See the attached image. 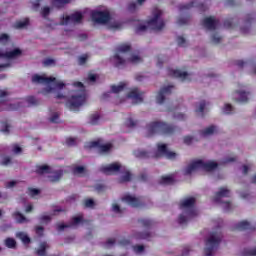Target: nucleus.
<instances>
[{
	"label": "nucleus",
	"instance_id": "412c9836",
	"mask_svg": "<svg viewBox=\"0 0 256 256\" xmlns=\"http://www.w3.org/2000/svg\"><path fill=\"white\" fill-rule=\"evenodd\" d=\"M128 99H134L138 103H143V98L141 97V93H139V89L134 88L127 94Z\"/></svg>",
	"mask_w": 256,
	"mask_h": 256
},
{
	"label": "nucleus",
	"instance_id": "5fc2aeb1",
	"mask_svg": "<svg viewBox=\"0 0 256 256\" xmlns=\"http://www.w3.org/2000/svg\"><path fill=\"white\" fill-rule=\"evenodd\" d=\"M28 192L30 197H36V195H39V193H41V190L37 188H28Z\"/></svg>",
	"mask_w": 256,
	"mask_h": 256
},
{
	"label": "nucleus",
	"instance_id": "de8ad7c7",
	"mask_svg": "<svg viewBox=\"0 0 256 256\" xmlns=\"http://www.w3.org/2000/svg\"><path fill=\"white\" fill-rule=\"evenodd\" d=\"M224 27L226 29H233L235 27V24H233V18H228L224 21Z\"/></svg>",
	"mask_w": 256,
	"mask_h": 256
},
{
	"label": "nucleus",
	"instance_id": "ea45409f",
	"mask_svg": "<svg viewBox=\"0 0 256 256\" xmlns=\"http://www.w3.org/2000/svg\"><path fill=\"white\" fill-rule=\"evenodd\" d=\"M18 237L21 239L24 245H29V243H31V238H29V236L23 232L18 233Z\"/></svg>",
	"mask_w": 256,
	"mask_h": 256
},
{
	"label": "nucleus",
	"instance_id": "c756f323",
	"mask_svg": "<svg viewBox=\"0 0 256 256\" xmlns=\"http://www.w3.org/2000/svg\"><path fill=\"white\" fill-rule=\"evenodd\" d=\"M216 130H217V127H215L214 125H211L206 129L200 131V135H202V137H207V135H213V133H215Z\"/></svg>",
	"mask_w": 256,
	"mask_h": 256
},
{
	"label": "nucleus",
	"instance_id": "ddd939ff",
	"mask_svg": "<svg viewBox=\"0 0 256 256\" xmlns=\"http://www.w3.org/2000/svg\"><path fill=\"white\" fill-rule=\"evenodd\" d=\"M122 201H124V203H127V205H130V207H142L143 205V198L142 197H135V196H131L129 194L125 195L124 197H122Z\"/></svg>",
	"mask_w": 256,
	"mask_h": 256
},
{
	"label": "nucleus",
	"instance_id": "9d476101",
	"mask_svg": "<svg viewBox=\"0 0 256 256\" xmlns=\"http://www.w3.org/2000/svg\"><path fill=\"white\" fill-rule=\"evenodd\" d=\"M157 153L155 154V158L159 159V157H166L167 159H175L177 157V153L169 151L167 149V144H158L157 145Z\"/></svg>",
	"mask_w": 256,
	"mask_h": 256
},
{
	"label": "nucleus",
	"instance_id": "6e6d98bb",
	"mask_svg": "<svg viewBox=\"0 0 256 256\" xmlns=\"http://www.w3.org/2000/svg\"><path fill=\"white\" fill-rule=\"evenodd\" d=\"M89 59V56L87 54H83L78 58L79 65H85L87 63V60Z\"/></svg>",
	"mask_w": 256,
	"mask_h": 256
},
{
	"label": "nucleus",
	"instance_id": "1a4fd4ad",
	"mask_svg": "<svg viewBox=\"0 0 256 256\" xmlns=\"http://www.w3.org/2000/svg\"><path fill=\"white\" fill-rule=\"evenodd\" d=\"M91 18L94 23L105 25V23H109L111 14H109L108 11H93L91 13Z\"/></svg>",
	"mask_w": 256,
	"mask_h": 256
},
{
	"label": "nucleus",
	"instance_id": "f257e3e1",
	"mask_svg": "<svg viewBox=\"0 0 256 256\" xmlns=\"http://www.w3.org/2000/svg\"><path fill=\"white\" fill-rule=\"evenodd\" d=\"M73 87H77L80 89L79 93L76 95H72L66 105L70 111H75L79 109V107H82V105H85V102L87 101V92L85 91V85L82 84V82H74Z\"/></svg>",
	"mask_w": 256,
	"mask_h": 256
},
{
	"label": "nucleus",
	"instance_id": "7ed1b4c3",
	"mask_svg": "<svg viewBox=\"0 0 256 256\" xmlns=\"http://www.w3.org/2000/svg\"><path fill=\"white\" fill-rule=\"evenodd\" d=\"M176 129L177 127L161 121H154L147 125L148 137H153V135H173Z\"/></svg>",
	"mask_w": 256,
	"mask_h": 256
},
{
	"label": "nucleus",
	"instance_id": "69168bd1",
	"mask_svg": "<svg viewBox=\"0 0 256 256\" xmlns=\"http://www.w3.org/2000/svg\"><path fill=\"white\" fill-rule=\"evenodd\" d=\"M177 43L179 47H184L185 43H187V40L183 36H178L177 37Z\"/></svg>",
	"mask_w": 256,
	"mask_h": 256
},
{
	"label": "nucleus",
	"instance_id": "423d86ee",
	"mask_svg": "<svg viewBox=\"0 0 256 256\" xmlns=\"http://www.w3.org/2000/svg\"><path fill=\"white\" fill-rule=\"evenodd\" d=\"M221 241H223V233L212 232L210 237L206 240V248L204 249L205 256H213V251L219 249Z\"/></svg>",
	"mask_w": 256,
	"mask_h": 256
},
{
	"label": "nucleus",
	"instance_id": "79ce46f5",
	"mask_svg": "<svg viewBox=\"0 0 256 256\" xmlns=\"http://www.w3.org/2000/svg\"><path fill=\"white\" fill-rule=\"evenodd\" d=\"M135 239H149L151 237V233L149 232H138L134 235Z\"/></svg>",
	"mask_w": 256,
	"mask_h": 256
},
{
	"label": "nucleus",
	"instance_id": "a19ab883",
	"mask_svg": "<svg viewBox=\"0 0 256 256\" xmlns=\"http://www.w3.org/2000/svg\"><path fill=\"white\" fill-rule=\"evenodd\" d=\"M138 223H141L142 227H145L146 229H149V227L153 226V220L142 218L138 220Z\"/></svg>",
	"mask_w": 256,
	"mask_h": 256
},
{
	"label": "nucleus",
	"instance_id": "4c0bfd02",
	"mask_svg": "<svg viewBox=\"0 0 256 256\" xmlns=\"http://www.w3.org/2000/svg\"><path fill=\"white\" fill-rule=\"evenodd\" d=\"M131 177H133V175L131 174V172L126 171L124 173V175H122L119 179V183H129V181H131Z\"/></svg>",
	"mask_w": 256,
	"mask_h": 256
},
{
	"label": "nucleus",
	"instance_id": "473e14b6",
	"mask_svg": "<svg viewBox=\"0 0 256 256\" xmlns=\"http://www.w3.org/2000/svg\"><path fill=\"white\" fill-rule=\"evenodd\" d=\"M4 245L8 249H15L17 247V241L14 238H6L4 241Z\"/></svg>",
	"mask_w": 256,
	"mask_h": 256
},
{
	"label": "nucleus",
	"instance_id": "72a5a7b5",
	"mask_svg": "<svg viewBox=\"0 0 256 256\" xmlns=\"http://www.w3.org/2000/svg\"><path fill=\"white\" fill-rule=\"evenodd\" d=\"M134 155L138 159H149V152L145 150H135Z\"/></svg>",
	"mask_w": 256,
	"mask_h": 256
},
{
	"label": "nucleus",
	"instance_id": "a878e982",
	"mask_svg": "<svg viewBox=\"0 0 256 256\" xmlns=\"http://www.w3.org/2000/svg\"><path fill=\"white\" fill-rule=\"evenodd\" d=\"M37 175H45V173H51V167L49 165H39L36 166Z\"/></svg>",
	"mask_w": 256,
	"mask_h": 256
},
{
	"label": "nucleus",
	"instance_id": "4d7b16f0",
	"mask_svg": "<svg viewBox=\"0 0 256 256\" xmlns=\"http://www.w3.org/2000/svg\"><path fill=\"white\" fill-rule=\"evenodd\" d=\"M44 67H51V65H55V60L53 58H46L43 61Z\"/></svg>",
	"mask_w": 256,
	"mask_h": 256
},
{
	"label": "nucleus",
	"instance_id": "6ab92c4d",
	"mask_svg": "<svg viewBox=\"0 0 256 256\" xmlns=\"http://www.w3.org/2000/svg\"><path fill=\"white\" fill-rule=\"evenodd\" d=\"M247 230H250V231L255 230V228H253L251 226V223H249L247 220H243L234 226V231H247Z\"/></svg>",
	"mask_w": 256,
	"mask_h": 256
},
{
	"label": "nucleus",
	"instance_id": "603ef678",
	"mask_svg": "<svg viewBox=\"0 0 256 256\" xmlns=\"http://www.w3.org/2000/svg\"><path fill=\"white\" fill-rule=\"evenodd\" d=\"M223 111L226 115H231L233 113V105L225 104Z\"/></svg>",
	"mask_w": 256,
	"mask_h": 256
},
{
	"label": "nucleus",
	"instance_id": "c03bdc74",
	"mask_svg": "<svg viewBox=\"0 0 256 256\" xmlns=\"http://www.w3.org/2000/svg\"><path fill=\"white\" fill-rule=\"evenodd\" d=\"M242 256H256V248L249 249L246 248L242 252Z\"/></svg>",
	"mask_w": 256,
	"mask_h": 256
},
{
	"label": "nucleus",
	"instance_id": "bf43d9fd",
	"mask_svg": "<svg viewBox=\"0 0 256 256\" xmlns=\"http://www.w3.org/2000/svg\"><path fill=\"white\" fill-rule=\"evenodd\" d=\"M84 205H85V207L93 208V207H95V201L91 198L86 199L84 202Z\"/></svg>",
	"mask_w": 256,
	"mask_h": 256
},
{
	"label": "nucleus",
	"instance_id": "b1692460",
	"mask_svg": "<svg viewBox=\"0 0 256 256\" xmlns=\"http://www.w3.org/2000/svg\"><path fill=\"white\" fill-rule=\"evenodd\" d=\"M23 55V51L19 48H15L12 51L5 52V59H17V57H21Z\"/></svg>",
	"mask_w": 256,
	"mask_h": 256
},
{
	"label": "nucleus",
	"instance_id": "09e8293b",
	"mask_svg": "<svg viewBox=\"0 0 256 256\" xmlns=\"http://www.w3.org/2000/svg\"><path fill=\"white\" fill-rule=\"evenodd\" d=\"M207 104L205 103V101H201L200 102V105H199V108L196 109V113H201V117H205V115L203 114V112L205 111V106Z\"/></svg>",
	"mask_w": 256,
	"mask_h": 256
},
{
	"label": "nucleus",
	"instance_id": "7c9ffc66",
	"mask_svg": "<svg viewBox=\"0 0 256 256\" xmlns=\"http://www.w3.org/2000/svg\"><path fill=\"white\" fill-rule=\"evenodd\" d=\"M85 166H74L72 168L73 175H79L80 177H83L85 175Z\"/></svg>",
	"mask_w": 256,
	"mask_h": 256
},
{
	"label": "nucleus",
	"instance_id": "3c124183",
	"mask_svg": "<svg viewBox=\"0 0 256 256\" xmlns=\"http://www.w3.org/2000/svg\"><path fill=\"white\" fill-rule=\"evenodd\" d=\"M189 21H190V18H189V17H180V18L177 20V24H178V25H188V24H189Z\"/></svg>",
	"mask_w": 256,
	"mask_h": 256
},
{
	"label": "nucleus",
	"instance_id": "bb28decb",
	"mask_svg": "<svg viewBox=\"0 0 256 256\" xmlns=\"http://www.w3.org/2000/svg\"><path fill=\"white\" fill-rule=\"evenodd\" d=\"M47 249H49L47 242H42L39 246V249L36 250V254L38 256H45L47 255Z\"/></svg>",
	"mask_w": 256,
	"mask_h": 256
},
{
	"label": "nucleus",
	"instance_id": "c85d7f7f",
	"mask_svg": "<svg viewBox=\"0 0 256 256\" xmlns=\"http://www.w3.org/2000/svg\"><path fill=\"white\" fill-rule=\"evenodd\" d=\"M159 183L160 185H173L175 179H173V176H162Z\"/></svg>",
	"mask_w": 256,
	"mask_h": 256
},
{
	"label": "nucleus",
	"instance_id": "37998d69",
	"mask_svg": "<svg viewBox=\"0 0 256 256\" xmlns=\"http://www.w3.org/2000/svg\"><path fill=\"white\" fill-rule=\"evenodd\" d=\"M194 5H195V2H190L188 4H181L179 6V11H181V12L189 11V9L193 8Z\"/></svg>",
	"mask_w": 256,
	"mask_h": 256
},
{
	"label": "nucleus",
	"instance_id": "e433bc0d",
	"mask_svg": "<svg viewBox=\"0 0 256 256\" xmlns=\"http://www.w3.org/2000/svg\"><path fill=\"white\" fill-rule=\"evenodd\" d=\"M125 87H127V84L122 82L119 85H112L111 91H112V93H121V91H123V89H125Z\"/></svg>",
	"mask_w": 256,
	"mask_h": 256
},
{
	"label": "nucleus",
	"instance_id": "0e129e2a",
	"mask_svg": "<svg viewBox=\"0 0 256 256\" xmlns=\"http://www.w3.org/2000/svg\"><path fill=\"white\" fill-rule=\"evenodd\" d=\"M69 228H71L70 224H57V231H65Z\"/></svg>",
	"mask_w": 256,
	"mask_h": 256
},
{
	"label": "nucleus",
	"instance_id": "5701e85b",
	"mask_svg": "<svg viewBox=\"0 0 256 256\" xmlns=\"http://www.w3.org/2000/svg\"><path fill=\"white\" fill-rule=\"evenodd\" d=\"M236 95H238L239 98L234 99L236 103H247L249 101V92L245 91H236Z\"/></svg>",
	"mask_w": 256,
	"mask_h": 256
},
{
	"label": "nucleus",
	"instance_id": "e2e57ef3",
	"mask_svg": "<svg viewBox=\"0 0 256 256\" xmlns=\"http://www.w3.org/2000/svg\"><path fill=\"white\" fill-rule=\"evenodd\" d=\"M50 221H51V216L49 215H43L40 217V223L47 224V223H50Z\"/></svg>",
	"mask_w": 256,
	"mask_h": 256
},
{
	"label": "nucleus",
	"instance_id": "0eeeda50",
	"mask_svg": "<svg viewBox=\"0 0 256 256\" xmlns=\"http://www.w3.org/2000/svg\"><path fill=\"white\" fill-rule=\"evenodd\" d=\"M131 51V45L129 44H121L116 48V53L113 57L115 67L121 69V67H125L127 60L121 57V53H129Z\"/></svg>",
	"mask_w": 256,
	"mask_h": 256
},
{
	"label": "nucleus",
	"instance_id": "f03ea898",
	"mask_svg": "<svg viewBox=\"0 0 256 256\" xmlns=\"http://www.w3.org/2000/svg\"><path fill=\"white\" fill-rule=\"evenodd\" d=\"M195 197H190L182 200L180 202L179 208L184 210L185 215L181 214L178 218L179 225H183L187 223L188 219H193V217H197V210H195Z\"/></svg>",
	"mask_w": 256,
	"mask_h": 256
},
{
	"label": "nucleus",
	"instance_id": "864d4df0",
	"mask_svg": "<svg viewBox=\"0 0 256 256\" xmlns=\"http://www.w3.org/2000/svg\"><path fill=\"white\" fill-rule=\"evenodd\" d=\"M21 107V103L10 104L7 106L6 111H17Z\"/></svg>",
	"mask_w": 256,
	"mask_h": 256
},
{
	"label": "nucleus",
	"instance_id": "c9c22d12",
	"mask_svg": "<svg viewBox=\"0 0 256 256\" xmlns=\"http://www.w3.org/2000/svg\"><path fill=\"white\" fill-rule=\"evenodd\" d=\"M11 125L9 124V122L7 121H2L1 122V133H5V135H9V133H11Z\"/></svg>",
	"mask_w": 256,
	"mask_h": 256
},
{
	"label": "nucleus",
	"instance_id": "680f3d73",
	"mask_svg": "<svg viewBox=\"0 0 256 256\" xmlns=\"http://www.w3.org/2000/svg\"><path fill=\"white\" fill-rule=\"evenodd\" d=\"M133 250L135 251V253H143V251H145V246L135 245L133 246Z\"/></svg>",
	"mask_w": 256,
	"mask_h": 256
},
{
	"label": "nucleus",
	"instance_id": "2eb2a0df",
	"mask_svg": "<svg viewBox=\"0 0 256 256\" xmlns=\"http://www.w3.org/2000/svg\"><path fill=\"white\" fill-rule=\"evenodd\" d=\"M202 25L207 29V31H215V29H217L219 26V20L209 16L203 19Z\"/></svg>",
	"mask_w": 256,
	"mask_h": 256
},
{
	"label": "nucleus",
	"instance_id": "f8f14e48",
	"mask_svg": "<svg viewBox=\"0 0 256 256\" xmlns=\"http://www.w3.org/2000/svg\"><path fill=\"white\" fill-rule=\"evenodd\" d=\"M100 171L105 175H115V173H119V171H121V164L114 162L112 164L102 166Z\"/></svg>",
	"mask_w": 256,
	"mask_h": 256
},
{
	"label": "nucleus",
	"instance_id": "a211bd4d",
	"mask_svg": "<svg viewBox=\"0 0 256 256\" xmlns=\"http://www.w3.org/2000/svg\"><path fill=\"white\" fill-rule=\"evenodd\" d=\"M230 193L231 191L229 189L221 187L220 191L216 192L214 196V203H221V199H223V197H229Z\"/></svg>",
	"mask_w": 256,
	"mask_h": 256
},
{
	"label": "nucleus",
	"instance_id": "dca6fc26",
	"mask_svg": "<svg viewBox=\"0 0 256 256\" xmlns=\"http://www.w3.org/2000/svg\"><path fill=\"white\" fill-rule=\"evenodd\" d=\"M173 87V85H169L160 89L156 96V101L159 105H163L165 103V96L171 95V90L173 89Z\"/></svg>",
	"mask_w": 256,
	"mask_h": 256
},
{
	"label": "nucleus",
	"instance_id": "8fccbe9b",
	"mask_svg": "<svg viewBox=\"0 0 256 256\" xmlns=\"http://www.w3.org/2000/svg\"><path fill=\"white\" fill-rule=\"evenodd\" d=\"M129 63H141L143 59L137 55H132L131 58L128 59Z\"/></svg>",
	"mask_w": 256,
	"mask_h": 256
},
{
	"label": "nucleus",
	"instance_id": "4468645a",
	"mask_svg": "<svg viewBox=\"0 0 256 256\" xmlns=\"http://www.w3.org/2000/svg\"><path fill=\"white\" fill-rule=\"evenodd\" d=\"M83 21V14L75 12L69 16L63 17L62 25H69V23H81Z\"/></svg>",
	"mask_w": 256,
	"mask_h": 256
},
{
	"label": "nucleus",
	"instance_id": "f704fd0d",
	"mask_svg": "<svg viewBox=\"0 0 256 256\" xmlns=\"http://www.w3.org/2000/svg\"><path fill=\"white\" fill-rule=\"evenodd\" d=\"M67 3H71V0H52L53 7H57V9H61V7H64Z\"/></svg>",
	"mask_w": 256,
	"mask_h": 256
},
{
	"label": "nucleus",
	"instance_id": "2f4dec72",
	"mask_svg": "<svg viewBox=\"0 0 256 256\" xmlns=\"http://www.w3.org/2000/svg\"><path fill=\"white\" fill-rule=\"evenodd\" d=\"M85 220H83V216H74L72 217L71 222L69 223L70 228L71 227H77V225H80V223H83Z\"/></svg>",
	"mask_w": 256,
	"mask_h": 256
},
{
	"label": "nucleus",
	"instance_id": "052dcab7",
	"mask_svg": "<svg viewBox=\"0 0 256 256\" xmlns=\"http://www.w3.org/2000/svg\"><path fill=\"white\" fill-rule=\"evenodd\" d=\"M66 144L68 145V147H73L74 145H77L76 139L73 137H69L66 139Z\"/></svg>",
	"mask_w": 256,
	"mask_h": 256
},
{
	"label": "nucleus",
	"instance_id": "6e6552de",
	"mask_svg": "<svg viewBox=\"0 0 256 256\" xmlns=\"http://www.w3.org/2000/svg\"><path fill=\"white\" fill-rule=\"evenodd\" d=\"M53 82H55V77H47L39 74L32 76V83H38V85H47L46 93H51L55 90V88L51 87V83Z\"/></svg>",
	"mask_w": 256,
	"mask_h": 256
},
{
	"label": "nucleus",
	"instance_id": "58836bf2",
	"mask_svg": "<svg viewBox=\"0 0 256 256\" xmlns=\"http://www.w3.org/2000/svg\"><path fill=\"white\" fill-rule=\"evenodd\" d=\"M89 119H90V125H98L99 119H101V116L99 115V113H94L90 115Z\"/></svg>",
	"mask_w": 256,
	"mask_h": 256
},
{
	"label": "nucleus",
	"instance_id": "393cba45",
	"mask_svg": "<svg viewBox=\"0 0 256 256\" xmlns=\"http://www.w3.org/2000/svg\"><path fill=\"white\" fill-rule=\"evenodd\" d=\"M13 219H15L16 223L23 224V223H29V220L25 215H23L21 212L16 211L12 214Z\"/></svg>",
	"mask_w": 256,
	"mask_h": 256
},
{
	"label": "nucleus",
	"instance_id": "20e7f679",
	"mask_svg": "<svg viewBox=\"0 0 256 256\" xmlns=\"http://www.w3.org/2000/svg\"><path fill=\"white\" fill-rule=\"evenodd\" d=\"M161 15H163V11L155 10L153 13V18L148 20L147 25H139L136 28V33H143L147 31V29H152V31H162L165 27V21L161 19Z\"/></svg>",
	"mask_w": 256,
	"mask_h": 256
},
{
	"label": "nucleus",
	"instance_id": "aec40b11",
	"mask_svg": "<svg viewBox=\"0 0 256 256\" xmlns=\"http://www.w3.org/2000/svg\"><path fill=\"white\" fill-rule=\"evenodd\" d=\"M253 14H247L246 18H245V27H242L240 29L241 33H243V35H247V33H249V29H251V23H253Z\"/></svg>",
	"mask_w": 256,
	"mask_h": 256
},
{
	"label": "nucleus",
	"instance_id": "cd10ccee",
	"mask_svg": "<svg viewBox=\"0 0 256 256\" xmlns=\"http://www.w3.org/2000/svg\"><path fill=\"white\" fill-rule=\"evenodd\" d=\"M62 177H63V171L58 170L54 173V175L48 176V179L50 183H57V181H60Z\"/></svg>",
	"mask_w": 256,
	"mask_h": 256
},
{
	"label": "nucleus",
	"instance_id": "f3484780",
	"mask_svg": "<svg viewBox=\"0 0 256 256\" xmlns=\"http://www.w3.org/2000/svg\"><path fill=\"white\" fill-rule=\"evenodd\" d=\"M170 77H175L176 79H181V81H187L189 77V73L185 71H181L179 69L176 70H169Z\"/></svg>",
	"mask_w": 256,
	"mask_h": 256
},
{
	"label": "nucleus",
	"instance_id": "774afa93",
	"mask_svg": "<svg viewBox=\"0 0 256 256\" xmlns=\"http://www.w3.org/2000/svg\"><path fill=\"white\" fill-rule=\"evenodd\" d=\"M212 43L219 45L221 43V37L217 36V34L212 35Z\"/></svg>",
	"mask_w": 256,
	"mask_h": 256
},
{
	"label": "nucleus",
	"instance_id": "9b49d317",
	"mask_svg": "<svg viewBox=\"0 0 256 256\" xmlns=\"http://www.w3.org/2000/svg\"><path fill=\"white\" fill-rule=\"evenodd\" d=\"M88 149H94L97 148L100 153H109L111 149L113 148V144H101V140H96L88 143Z\"/></svg>",
	"mask_w": 256,
	"mask_h": 256
},
{
	"label": "nucleus",
	"instance_id": "39448f33",
	"mask_svg": "<svg viewBox=\"0 0 256 256\" xmlns=\"http://www.w3.org/2000/svg\"><path fill=\"white\" fill-rule=\"evenodd\" d=\"M219 167L217 162H204L203 160H196L188 165L185 169V175H191L193 171H197L198 169H202L203 171H215Z\"/></svg>",
	"mask_w": 256,
	"mask_h": 256
},
{
	"label": "nucleus",
	"instance_id": "49530a36",
	"mask_svg": "<svg viewBox=\"0 0 256 256\" xmlns=\"http://www.w3.org/2000/svg\"><path fill=\"white\" fill-rule=\"evenodd\" d=\"M26 101L28 105H39V100H37V98H35L34 96H28L26 98Z\"/></svg>",
	"mask_w": 256,
	"mask_h": 256
},
{
	"label": "nucleus",
	"instance_id": "a18cd8bd",
	"mask_svg": "<svg viewBox=\"0 0 256 256\" xmlns=\"http://www.w3.org/2000/svg\"><path fill=\"white\" fill-rule=\"evenodd\" d=\"M11 163H12L11 157L5 156L2 158L0 165L2 167H8V165H11Z\"/></svg>",
	"mask_w": 256,
	"mask_h": 256
},
{
	"label": "nucleus",
	"instance_id": "13d9d810",
	"mask_svg": "<svg viewBox=\"0 0 256 256\" xmlns=\"http://www.w3.org/2000/svg\"><path fill=\"white\" fill-rule=\"evenodd\" d=\"M49 13H51V8L49 7H44L41 11V15L44 19H47V17H49Z\"/></svg>",
	"mask_w": 256,
	"mask_h": 256
},
{
	"label": "nucleus",
	"instance_id": "4be33fe9",
	"mask_svg": "<svg viewBox=\"0 0 256 256\" xmlns=\"http://www.w3.org/2000/svg\"><path fill=\"white\" fill-rule=\"evenodd\" d=\"M30 23H31V21L29 20V18H24L22 20H17L13 24V28L14 29H27V27H29Z\"/></svg>",
	"mask_w": 256,
	"mask_h": 256
},
{
	"label": "nucleus",
	"instance_id": "338daca9",
	"mask_svg": "<svg viewBox=\"0 0 256 256\" xmlns=\"http://www.w3.org/2000/svg\"><path fill=\"white\" fill-rule=\"evenodd\" d=\"M9 42V35L8 34H0V43H8Z\"/></svg>",
	"mask_w": 256,
	"mask_h": 256
}]
</instances>
